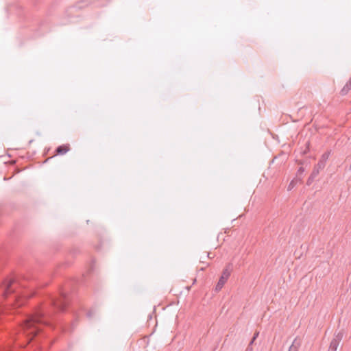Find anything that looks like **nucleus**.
Returning a JSON list of instances; mask_svg holds the SVG:
<instances>
[{
  "label": "nucleus",
  "mask_w": 351,
  "mask_h": 351,
  "mask_svg": "<svg viewBox=\"0 0 351 351\" xmlns=\"http://www.w3.org/2000/svg\"><path fill=\"white\" fill-rule=\"evenodd\" d=\"M69 300L66 293L61 291L58 298L51 299L49 306L36 308L34 313L25 319L21 329L27 337V343L43 334V326L52 327L50 319L52 317L53 312L64 311L69 304Z\"/></svg>",
  "instance_id": "f257e3e1"
},
{
  "label": "nucleus",
  "mask_w": 351,
  "mask_h": 351,
  "mask_svg": "<svg viewBox=\"0 0 351 351\" xmlns=\"http://www.w3.org/2000/svg\"><path fill=\"white\" fill-rule=\"evenodd\" d=\"M19 287H25V285L14 277L7 278L2 282L0 294L2 297L7 298L9 295L14 293Z\"/></svg>",
  "instance_id": "f03ea898"
},
{
  "label": "nucleus",
  "mask_w": 351,
  "mask_h": 351,
  "mask_svg": "<svg viewBox=\"0 0 351 351\" xmlns=\"http://www.w3.org/2000/svg\"><path fill=\"white\" fill-rule=\"evenodd\" d=\"M326 162L324 160H319L317 164H316L313 169L312 173L309 176L307 181L306 184L308 186H310L313 181L315 180V178L318 176L319 173V171L321 169H323L325 167Z\"/></svg>",
  "instance_id": "7ed1b4c3"
},
{
  "label": "nucleus",
  "mask_w": 351,
  "mask_h": 351,
  "mask_svg": "<svg viewBox=\"0 0 351 351\" xmlns=\"http://www.w3.org/2000/svg\"><path fill=\"white\" fill-rule=\"evenodd\" d=\"M231 265H228L226 268L223 269L221 276H220L219 281L215 287V291H219L223 287L224 284L228 280L230 276V269L229 268Z\"/></svg>",
  "instance_id": "20e7f679"
},
{
  "label": "nucleus",
  "mask_w": 351,
  "mask_h": 351,
  "mask_svg": "<svg viewBox=\"0 0 351 351\" xmlns=\"http://www.w3.org/2000/svg\"><path fill=\"white\" fill-rule=\"evenodd\" d=\"M343 337V332L340 331L337 333H335L333 339L331 340L328 350L332 351H337V348L342 340Z\"/></svg>",
  "instance_id": "39448f33"
},
{
  "label": "nucleus",
  "mask_w": 351,
  "mask_h": 351,
  "mask_svg": "<svg viewBox=\"0 0 351 351\" xmlns=\"http://www.w3.org/2000/svg\"><path fill=\"white\" fill-rule=\"evenodd\" d=\"M70 145L69 144H64L60 145L56 147L55 150V154L53 156H58V155H64L66 154L70 150Z\"/></svg>",
  "instance_id": "423d86ee"
},
{
  "label": "nucleus",
  "mask_w": 351,
  "mask_h": 351,
  "mask_svg": "<svg viewBox=\"0 0 351 351\" xmlns=\"http://www.w3.org/2000/svg\"><path fill=\"white\" fill-rule=\"evenodd\" d=\"M12 305H13L14 307H19L22 306L24 304V299H19V297L18 295H15L13 297L12 301Z\"/></svg>",
  "instance_id": "0eeeda50"
},
{
  "label": "nucleus",
  "mask_w": 351,
  "mask_h": 351,
  "mask_svg": "<svg viewBox=\"0 0 351 351\" xmlns=\"http://www.w3.org/2000/svg\"><path fill=\"white\" fill-rule=\"evenodd\" d=\"M301 346L300 340L295 338L292 344L290 346L288 351H298V348Z\"/></svg>",
  "instance_id": "6e6552de"
},
{
  "label": "nucleus",
  "mask_w": 351,
  "mask_h": 351,
  "mask_svg": "<svg viewBox=\"0 0 351 351\" xmlns=\"http://www.w3.org/2000/svg\"><path fill=\"white\" fill-rule=\"evenodd\" d=\"M304 172V168L302 167H299L297 171V176H300Z\"/></svg>",
  "instance_id": "1a4fd4ad"
},
{
  "label": "nucleus",
  "mask_w": 351,
  "mask_h": 351,
  "mask_svg": "<svg viewBox=\"0 0 351 351\" xmlns=\"http://www.w3.org/2000/svg\"><path fill=\"white\" fill-rule=\"evenodd\" d=\"M293 187H294V181H293V180H292V181L289 183V186H288V189H287V190H288V191H291Z\"/></svg>",
  "instance_id": "9d476101"
},
{
  "label": "nucleus",
  "mask_w": 351,
  "mask_h": 351,
  "mask_svg": "<svg viewBox=\"0 0 351 351\" xmlns=\"http://www.w3.org/2000/svg\"><path fill=\"white\" fill-rule=\"evenodd\" d=\"M33 295H34V293H30V294H28V295L25 294V295H23V298H24V299H26V298H31V297H32V296H33Z\"/></svg>",
  "instance_id": "9b49d317"
},
{
  "label": "nucleus",
  "mask_w": 351,
  "mask_h": 351,
  "mask_svg": "<svg viewBox=\"0 0 351 351\" xmlns=\"http://www.w3.org/2000/svg\"><path fill=\"white\" fill-rule=\"evenodd\" d=\"M79 252V250L77 249H73L71 251V253H72L73 254H76L77 253Z\"/></svg>",
  "instance_id": "f8f14e48"
},
{
  "label": "nucleus",
  "mask_w": 351,
  "mask_h": 351,
  "mask_svg": "<svg viewBox=\"0 0 351 351\" xmlns=\"http://www.w3.org/2000/svg\"><path fill=\"white\" fill-rule=\"evenodd\" d=\"M259 335V332L258 331H256L254 334V336L252 338H254V339H256V338L258 337Z\"/></svg>",
  "instance_id": "ddd939ff"
},
{
  "label": "nucleus",
  "mask_w": 351,
  "mask_h": 351,
  "mask_svg": "<svg viewBox=\"0 0 351 351\" xmlns=\"http://www.w3.org/2000/svg\"><path fill=\"white\" fill-rule=\"evenodd\" d=\"M245 351H253L252 346H247Z\"/></svg>",
  "instance_id": "4468645a"
},
{
  "label": "nucleus",
  "mask_w": 351,
  "mask_h": 351,
  "mask_svg": "<svg viewBox=\"0 0 351 351\" xmlns=\"http://www.w3.org/2000/svg\"><path fill=\"white\" fill-rule=\"evenodd\" d=\"M255 340H256V339H254V338H252V339H251L250 342L249 343L248 346H252V344L254 343V341H255Z\"/></svg>",
  "instance_id": "2eb2a0df"
},
{
  "label": "nucleus",
  "mask_w": 351,
  "mask_h": 351,
  "mask_svg": "<svg viewBox=\"0 0 351 351\" xmlns=\"http://www.w3.org/2000/svg\"><path fill=\"white\" fill-rule=\"evenodd\" d=\"M92 315H93V313H92V311H89L87 313V316H88V317H92Z\"/></svg>",
  "instance_id": "dca6fc26"
},
{
  "label": "nucleus",
  "mask_w": 351,
  "mask_h": 351,
  "mask_svg": "<svg viewBox=\"0 0 351 351\" xmlns=\"http://www.w3.org/2000/svg\"><path fill=\"white\" fill-rule=\"evenodd\" d=\"M349 169L351 171V163H350V165Z\"/></svg>",
  "instance_id": "f3484780"
}]
</instances>
